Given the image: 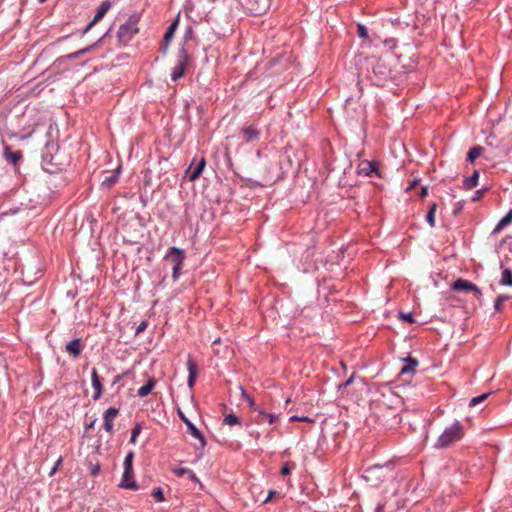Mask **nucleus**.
Masks as SVG:
<instances>
[{
	"mask_svg": "<svg viewBox=\"0 0 512 512\" xmlns=\"http://www.w3.org/2000/svg\"><path fill=\"white\" fill-rule=\"evenodd\" d=\"M371 69L368 75L371 82L377 86H382L391 78V69L385 59H372L369 61Z\"/></svg>",
	"mask_w": 512,
	"mask_h": 512,
	"instance_id": "nucleus-1",
	"label": "nucleus"
},
{
	"mask_svg": "<svg viewBox=\"0 0 512 512\" xmlns=\"http://www.w3.org/2000/svg\"><path fill=\"white\" fill-rule=\"evenodd\" d=\"M464 435L463 425L460 422L453 423L447 427L435 443L436 448H447Z\"/></svg>",
	"mask_w": 512,
	"mask_h": 512,
	"instance_id": "nucleus-2",
	"label": "nucleus"
},
{
	"mask_svg": "<svg viewBox=\"0 0 512 512\" xmlns=\"http://www.w3.org/2000/svg\"><path fill=\"white\" fill-rule=\"evenodd\" d=\"M137 19L130 17L124 24L119 27L117 32L118 40L125 45L132 37L138 33Z\"/></svg>",
	"mask_w": 512,
	"mask_h": 512,
	"instance_id": "nucleus-3",
	"label": "nucleus"
},
{
	"mask_svg": "<svg viewBox=\"0 0 512 512\" xmlns=\"http://www.w3.org/2000/svg\"><path fill=\"white\" fill-rule=\"evenodd\" d=\"M243 5L253 15L265 13L270 5L269 0H244Z\"/></svg>",
	"mask_w": 512,
	"mask_h": 512,
	"instance_id": "nucleus-4",
	"label": "nucleus"
},
{
	"mask_svg": "<svg viewBox=\"0 0 512 512\" xmlns=\"http://www.w3.org/2000/svg\"><path fill=\"white\" fill-rule=\"evenodd\" d=\"M452 289L454 291H458V292H462V291L474 292L476 297H478V298L482 295L481 290L475 284H473L472 282H470L468 280L462 279V278L457 279L453 283Z\"/></svg>",
	"mask_w": 512,
	"mask_h": 512,
	"instance_id": "nucleus-5",
	"label": "nucleus"
},
{
	"mask_svg": "<svg viewBox=\"0 0 512 512\" xmlns=\"http://www.w3.org/2000/svg\"><path fill=\"white\" fill-rule=\"evenodd\" d=\"M358 173L364 176L372 177L373 175H376L380 177V171L378 163L375 161H368L363 160L358 165Z\"/></svg>",
	"mask_w": 512,
	"mask_h": 512,
	"instance_id": "nucleus-6",
	"label": "nucleus"
},
{
	"mask_svg": "<svg viewBox=\"0 0 512 512\" xmlns=\"http://www.w3.org/2000/svg\"><path fill=\"white\" fill-rule=\"evenodd\" d=\"M178 416L185 423L188 428V432L195 438L199 439L201 446L205 445V439L200 430L185 416V414L178 409Z\"/></svg>",
	"mask_w": 512,
	"mask_h": 512,
	"instance_id": "nucleus-7",
	"label": "nucleus"
},
{
	"mask_svg": "<svg viewBox=\"0 0 512 512\" xmlns=\"http://www.w3.org/2000/svg\"><path fill=\"white\" fill-rule=\"evenodd\" d=\"M134 472L133 469L124 468L121 482L119 483L120 488L138 490V484L133 480Z\"/></svg>",
	"mask_w": 512,
	"mask_h": 512,
	"instance_id": "nucleus-8",
	"label": "nucleus"
},
{
	"mask_svg": "<svg viewBox=\"0 0 512 512\" xmlns=\"http://www.w3.org/2000/svg\"><path fill=\"white\" fill-rule=\"evenodd\" d=\"M110 7H111L110 1L102 2L101 5L98 7L93 20L85 28L84 33H87L96 23H98L105 16V14L109 11Z\"/></svg>",
	"mask_w": 512,
	"mask_h": 512,
	"instance_id": "nucleus-9",
	"label": "nucleus"
},
{
	"mask_svg": "<svg viewBox=\"0 0 512 512\" xmlns=\"http://www.w3.org/2000/svg\"><path fill=\"white\" fill-rule=\"evenodd\" d=\"M205 165H206L205 158L201 157V159L198 161V163L196 164L195 167H193V164H191L190 167L186 170V173H185L186 177L190 181H195L202 174V172L205 168Z\"/></svg>",
	"mask_w": 512,
	"mask_h": 512,
	"instance_id": "nucleus-10",
	"label": "nucleus"
},
{
	"mask_svg": "<svg viewBox=\"0 0 512 512\" xmlns=\"http://www.w3.org/2000/svg\"><path fill=\"white\" fill-rule=\"evenodd\" d=\"M165 259L170 261L173 265H183L185 253L179 248L170 247L167 254L165 255Z\"/></svg>",
	"mask_w": 512,
	"mask_h": 512,
	"instance_id": "nucleus-11",
	"label": "nucleus"
},
{
	"mask_svg": "<svg viewBox=\"0 0 512 512\" xmlns=\"http://www.w3.org/2000/svg\"><path fill=\"white\" fill-rule=\"evenodd\" d=\"M187 61H188V55L185 52H182L179 62L176 65V67L173 69V72L171 74V79L173 81H177L185 74Z\"/></svg>",
	"mask_w": 512,
	"mask_h": 512,
	"instance_id": "nucleus-12",
	"label": "nucleus"
},
{
	"mask_svg": "<svg viewBox=\"0 0 512 512\" xmlns=\"http://www.w3.org/2000/svg\"><path fill=\"white\" fill-rule=\"evenodd\" d=\"M118 414H119V410L117 408H114V407L108 408L104 412V414H103L104 429L107 432L113 433V422H114V419L118 416Z\"/></svg>",
	"mask_w": 512,
	"mask_h": 512,
	"instance_id": "nucleus-13",
	"label": "nucleus"
},
{
	"mask_svg": "<svg viewBox=\"0 0 512 512\" xmlns=\"http://www.w3.org/2000/svg\"><path fill=\"white\" fill-rule=\"evenodd\" d=\"M240 134H241L243 140L245 142L249 143V142L257 140L260 132L255 125H248V126H244L241 129Z\"/></svg>",
	"mask_w": 512,
	"mask_h": 512,
	"instance_id": "nucleus-14",
	"label": "nucleus"
},
{
	"mask_svg": "<svg viewBox=\"0 0 512 512\" xmlns=\"http://www.w3.org/2000/svg\"><path fill=\"white\" fill-rule=\"evenodd\" d=\"M91 380H92V386L95 389V394L93 395V399L98 400V399H100V397L102 395L103 385L100 381L98 372L95 368L92 369Z\"/></svg>",
	"mask_w": 512,
	"mask_h": 512,
	"instance_id": "nucleus-15",
	"label": "nucleus"
},
{
	"mask_svg": "<svg viewBox=\"0 0 512 512\" xmlns=\"http://www.w3.org/2000/svg\"><path fill=\"white\" fill-rule=\"evenodd\" d=\"M255 411L258 412V415L255 417V421L258 424H261L264 421H267L269 424H273L279 418L278 414L266 413L259 408H255Z\"/></svg>",
	"mask_w": 512,
	"mask_h": 512,
	"instance_id": "nucleus-16",
	"label": "nucleus"
},
{
	"mask_svg": "<svg viewBox=\"0 0 512 512\" xmlns=\"http://www.w3.org/2000/svg\"><path fill=\"white\" fill-rule=\"evenodd\" d=\"M187 368L189 371L187 384L190 388H192L195 384V380H196V376H197V365L192 358H188Z\"/></svg>",
	"mask_w": 512,
	"mask_h": 512,
	"instance_id": "nucleus-17",
	"label": "nucleus"
},
{
	"mask_svg": "<svg viewBox=\"0 0 512 512\" xmlns=\"http://www.w3.org/2000/svg\"><path fill=\"white\" fill-rule=\"evenodd\" d=\"M66 351L72 355L74 358H77L82 351V347L79 339H74L66 344Z\"/></svg>",
	"mask_w": 512,
	"mask_h": 512,
	"instance_id": "nucleus-18",
	"label": "nucleus"
},
{
	"mask_svg": "<svg viewBox=\"0 0 512 512\" xmlns=\"http://www.w3.org/2000/svg\"><path fill=\"white\" fill-rule=\"evenodd\" d=\"M172 472L177 475L178 477H182L184 475H188V477L194 481V482H198L199 479L197 478V476L195 475V473L189 469V468H186V467H179V468H172L171 469Z\"/></svg>",
	"mask_w": 512,
	"mask_h": 512,
	"instance_id": "nucleus-19",
	"label": "nucleus"
},
{
	"mask_svg": "<svg viewBox=\"0 0 512 512\" xmlns=\"http://www.w3.org/2000/svg\"><path fill=\"white\" fill-rule=\"evenodd\" d=\"M155 385H156V380L154 378H150L144 386H142L138 389V396L146 397L147 395H149L151 393V391L154 389Z\"/></svg>",
	"mask_w": 512,
	"mask_h": 512,
	"instance_id": "nucleus-20",
	"label": "nucleus"
},
{
	"mask_svg": "<svg viewBox=\"0 0 512 512\" xmlns=\"http://www.w3.org/2000/svg\"><path fill=\"white\" fill-rule=\"evenodd\" d=\"M178 24H179V20L178 18L173 21L170 26L168 27L165 35H164V43H165V48L167 47V45L170 43V41L172 40L173 36H174V33L178 27Z\"/></svg>",
	"mask_w": 512,
	"mask_h": 512,
	"instance_id": "nucleus-21",
	"label": "nucleus"
},
{
	"mask_svg": "<svg viewBox=\"0 0 512 512\" xmlns=\"http://www.w3.org/2000/svg\"><path fill=\"white\" fill-rule=\"evenodd\" d=\"M512 223V210H510L496 225L493 233H499L504 227Z\"/></svg>",
	"mask_w": 512,
	"mask_h": 512,
	"instance_id": "nucleus-22",
	"label": "nucleus"
},
{
	"mask_svg": "<svg viewBox=\"0 0 512 512\" xmlns=\"http://www.w3.org/2000/svg\"><path fill=\"white\" fill-rule=\"evenodd\" d=\"M5 156L12 164H16L22 157L21 151L11 152L9 146L5 147Z\"/></svg>",
	"mask_w": 512,
	"mask_h": 512,
	"instance_id": "nucleus-23",
	"label": "nucleus"
},
{
	"mask_svg": "<svg viewBox=\"0 0 512 512\" xmlns=\"http://www.w3.org/2000/svg\"><path fill=\"white\" fill-rule=\"evenodd\" d=\"M417 365H418V361L416 359L408 358V363L401 368L400 374L405 375V374L413 373L415 371V368L417 367Z\"/></svg>",
	"mask_w": 512,
	"mask_h": 512,
	"instance_id": "nucleus-24",
	"label": "nucleus"
},
{
	"mask_svg": "<svg viewBox=\"0 0 512 512\" xmlns=\"http://www.w3.org/2000/svg\"><path fill=\"white\" fill-rule=\"evenodd\" d=\"M483 150L481 146L472 147L467 153V160L471 163L474 162L482 154Z\"/></svg>",
	"mask_w": 512,
	"mask_h": 512,
	"instance_id": "nucleus-25",
	"label": "nucleus"
},
{
	"mask_svg": "<svg viewBox=\"0 0 512 512\" xmlns=\"http://www.w3.org/2000/svg\"><path fill=\"white\" fill-rule=\"evenodd\" d=\"M478 179H479V172L474 171V173L471 177L465 179V181H464L465 188L470 190V189L474 188L475 186H477Z\"/></svg>",
	"mask_w": 512,
	"mask_h": 512,
	"instance_id": "nucleus-26",
	"label": "nucleus"
},
{
	"mask_svg": "<svg viewBox=\"0 0 512 512\" xmlns=\"http://www.w3.org/2000/svg\"><path fill=\"white\" fill-rule=\"evenodd\" d=\"M500 284L503 286H512V271L510 269H504L502 271Z\"/></svg>",
	"mask_w": 512,
	"mask_h": 512,
	"instance_id": "nucleus-27",
	"label": "nucleus"
},
{
	"mask_svg": "<svg viewBox=\"0 0 512 512\" xmlns=\"http://www.w3.org/2000/svg\"><path fill=\"white\" fill-rule=\"evenodd\" d=\"M436 210H437V204L433 203L430 206L429 211H428V213L426 215V221L428 222L430 227H434L435 226V213H436Z\"/></svg>",
	"mask_w": 512,
	"mask_h": 512,
	"instance_id": "nucleus-28",
	"label": "nucleus"
},
{
	"mask_svg": "<svg viewBox=\"0 0 512 512\" xmlns=\"http://www.w3.org/2000/svg\"><path fill=\"white\" fill-rule=\"evenodd\" d=\"M508 300V296L507 295H499L496 300H495V303H494V308L496 311H501L502 310V307H503V303L505 301Z\"/></svg>",
	"mask_w": 512,
	"mask_h": 512,
	"instance_id": "nucleus-29",
	"label": "nucleus"
},
{
	"mask_svg": "<svg viewBox=\"0 0 512 512\" xmlns=\"http://www.w3.org/2000/svg\"><path fill=\"white\" fill-rule=\"evenodd\" d=\"M134 452L130 451L124 459L123 466L127 469H133Z\"/></svg>",
	"mask_w": 512,
	"mask_h": 512,
	"instance_id": "nucleus-30",
	"label": "nucleus"
},
{
	"mask_svg": "<svg viewBox=\"0 0 512 512\" xmlns=\"http://www.w3.org/2000/svg\"><path fill=\"white\" fill-rule=\"evenodd\" d=\"M239 419L236 415L234 414H228L225 418H224V424L226 425H229V426H232V425H236V424H239Z\"/></svg>",
	"mask_w": 512,
	"mask_h": 512,
	"instance_id": "nucleus-31",
	"label": "nucleus"
},
{
	"mask_svg": "<svg viewBox=\"0 0 512 512\" xmlns=\"http://www.w3.org/2000/svg\"><path fill=\"white\" fill-rule=\"evenodd\" d=\"M489 395H490L489 393H485L480 396L472 398L469 403V406H471V407L476 406L477 404H479V403L483 402L485 399H487Z\"/></svg>",
	"mask_w": 512,
	"mask_h": 512,
	"instance_id": "nucleus-32",
	"label": "nucleus"
},
{
	"mask_svg": "<svg viewBox=\"0 0 512 512\" xmlns=\"http://www.w3.org/2000/svg\"><path fill=\"white\" fill-rule=\"evenodd\" d=\"M378 470H381V467L380 466H374V467H369L367 468L365 471H364V478L366 480H371V477L372 475L374 474V472L378 471Z\"/></svg>",
	"mask_w": 512,
	"mask_h": 512,
	"instance_id": "nucleus-33",
	"label": "nucleus"
},
{
	"mask_svg": "<svg viewBox=\"0 0 512 512\" xmlns=\"http://www.w3.org/2000/svg\"><path fill=\"white\" fill-rule=\"evenodd\" d=\"M152 496L158 502L164 501V494H163V491H162V489L160 487H158V488L153 490Z\"/></svg>",
	"mask_w": 512,
	"mask_h": 512,
	"instance_id": "nucleus-34",
	"label": "nucleus"
},
{
	"mask_svg": "<svg viewBox=\"0 0 512 512\" xmlns=\"http://www.w3.org/2000/svg\"><path fill=\"white\" fill-rule=\"evenodd\" d=\"M399 317L401 320H403L407 323H414V321H415L413 318V315L411 313L400 312Z\"/></svg>",
	"mask_w": 512,
	"mask_h": 512,
	"instance_id": "nucleus-35",
	"label": "nucleus"
},
{
	"mask_svg": "<svg viewBox=\"0 0 512 512\" xmlns=\"http://www.w3.org/2000/svg\"><path fill=\"white\" fill-rule=\"evenodd\" d=\"M141 432V426L140 425H136L133 429H132V432H131V439L130 441L132 443H135L136 442V438L137 436L140 434Z\"/></svg>",
	"mask_w": 512,
	"mask_h": 512,
	"instance_id": "nucleus-36",
	"label": "nucleus"
},
{
	"mask_svg": "<svg viewBox=\"0 0 512 512\" xmlns=\"http://www.w3.org/2000/svg\"><path fill=\"white\" fill-rule=\"evenodd\" d=\"M90 49H91V46L87 47V48H84V49H81L79 51H76L74 53H71L67 57L70 58V59H76L79 56H81L82 54H84L85 52L89 51Z\"/></svg>",
	"mask_w": 512,
	"mask_h": 512,
	"instance_id": "nucleus-37",
	"label": "nucleus"
},
{
	"mask_svg": "<svg viewBox=\"0 0 512 512\" xmlns=\"http://www.w3.org/2000/svg\"><path fill=\"white\" fill-rule=\"evenodd\" d=\"M182 268V265H173V272H172V277L174 280H177L179 275H180V270Z\"/></svg>",
	"mask_w": 512,
	"mask_h": 512,
	"instance_id": "nucleus-38",
	"label": "nucleus"
},
{
	"mask_svg": "<svg viewBox=\"0 0 512 512\" xmlns=\"http://www.w3.org/2000/svg\"><path fill=\"white\" fill-rule=\"evenodd\" d=\"M290 421H304V422H313V419L309 418V417H306V416H302V417H299V416H291Z\"/></svg>",
	"mask_w": 512,
	"mask_h": 512,
	"instance_id": "nucleus-39",
	"label": "nucleus"
},
{
	"mask_svg": "<svg viewBox=\"0 0 512 512\" xmlns=\"http://www.w3.org/2000/svg\"><path fill=\"white\" fill-rule=\"evenodd\" d=\"M242 394H243L244 398L246 399V401L248 402V404H249V406H250L251 408H253L254 410H255V408H258V407L255 405L254 400H253L251 397H249L243 389H242Z\"/></svg>",
	"mask_w": 512,
	"mask_h": 512,
	"instance_id": "nucleus-40",
	"label": "nucleus"
},
{
	"mask_svg": "<svg viewBox=\"0 0 512 512\" xmlns=\"http://www.w3.org/2000/svg\"><path fill=\"white\" fill-rule=\"evenodd\" d=\"M148 324L146 321H142L136 328V331H135V334L136 335H139L140 333H142L146 328H147Z\"/></svg>",
	"mask_w": 512,
	"mask_h": 512,
	"instance_id": "nucleus-41",
	"label": "nucleus"
},
{
	"mask_svg": "<svg viewBox=\"0 0 512 512\" xmlns=\"http://www.w3.org/2000/svg\"><path fill=\"white\" fill-rule=\"evenodd\" d=\"M358 33L360 37H366L367 36V29L363 25H358Z\"/></svg>",
	"mask_w": 512,
	"mask_h": 512,
	"instance_id": "nucleus-42",
	"label": "nucleus"
},
{
	"mask_svg": "<svg viewBox=\"0 0 512 512\" xmlns=\"http://www.w3.org/2000/svg\"><path fill=\"white\" fill-rule=\"evenodd\" d=\"M290 471H291V468H290L289 464L287 463L281 469V474L282 475H288V474H290Z\"/></svg>",
	"mask_w": 512,
	"mask_h": 512,
	"instance_id": "nucleus-43",
	"label": "nucleus"
},
{
	"mask_svg": "<svg viewBox=\"0 0 512 512\" xmlns=\"http://www.w3.org/2000/svg\"><path fill=\"white\" fill-rule=\"evenodd\" d=\"M427 194H428V188L427 187H422L420 196L421 197H425Z\"/></svg>",
	"mask_w": 512,
	"mask_h": 512,
	"instance_id": "nucleus-44",
	"label": "nucleus"
},
{
	"mask_svg": "<svg viewBox=\"0 0 512 512\" xmlns=\"http://www.w3.org/2000/svg\"><path fill=\"white\" fill-rule=\"evenodd\" d=\"M62 462H63V458H62V457H59V458H58V460L56 461V463H55L54 467H55L56 469H58V468L60 467V465L62 464Z\"/></svg>",
	"mask_w": 512,
	"mask_h": 512,
	"instance_id": "nucleus-45",
	"label": "nucleus"
},
{
	"mask_svg": "<svg viewBox=\"0 0 512 512\" xmlns=\"http://www.w3.org/2000/svg\"><path fill=\"white\" fill-rule=\"evenodd\" d=\"M353 381V377H350L349 379H347L344 383H343V386L344 387H347L349 386Z\"/></svg>",
	"mask_w": 512,
	"mask_h": 512,
	"instance_id": "nucleus-46",
	"label": "nucleus"
},
{
	"mask_svg": "<svg viewBox=\"0 0 512 512\" xmlns=\"http://www.w3.org/2000/svg\"><path fill=\"white\" fill-rule=\"evenodd\" d=\"M481 196H482V191L481 190L476 191L474 200L480 199Z\"/></svg>",
	"mask_w": 512,
	"mask_h": 512,
	"instance_id": "nucleus-47",
	"label": "nucleus"
},
{
	"mask_svg": "<svg viewBox=\"0 0 512 512\" xmlns=\"http://www.w3.org/2000/svg\"><path fill=\"white\" fill-rule=\"evenodd\" d=\"M275 494V491H270L269 492V495L267 497V499L264 501L265 503L268 502L269 500H271V498L273 497V495Z\"/></svg>",
	"mask_w": 512,
	"mask_h": 512,
	"instance_id": "nucleus-48",
	"label": "nucleus"
},
{
	"mask_svg": "<svg viewBox=\"0 0 512 512\" xmlns=\"http://www.w3.org/2000/svg\"><path fill=\"white\" fill-rule=\"evenodd\" d=\"M384 511V506L383 505H378L375 509V512H383Z\"/></svg>",
	"mask_w": 512,
	"mask_h": 512,
	"instance_id": "nucleus-49",
	"label": "nucleus"
},
{
	"mask_svg": "<svg viewBox=\"0 0 512 512\" xmlns=\"http://www.w3.org/2000/svg\"><path fill=\"white\" fill-rule=\"evenodd\" d=\"M57 470H58V469H56L55 467H53V468H52V470L50 471L49 475H50V476H53V475L56 473V471H57Z\"/></svg>",
	"mask_w": 512,
	"mask_h": 512,
	"instance_id": "nucleus-50",
	"label": "nucleus"
},
{
	"mask_svg": "<svg viewBox=\"0 0 512 512\" xmlns=\"http://www.w3.org/2000/svg\"><path fill=\"white\" fill-rule=\"evenodd\" d=\"M416 184H417V182H416V181H414L408 189L413 188Z\"/></svg>",
	"mask_w": 512,
	"mask_h": 512,
	"instance_id": "nucleus-51",
	"label": "nucleus"
},
{
	"mask_svg": "<svg viewBox=\"0 0 512 512\" xmlns=\"http://www.w3.org/2000/svg\"><path fill=\"white\" fill-rule=\"evenodd\" d=\"M40 3H44L46 0H38Z\"/></svg>",
	"mask_w": 512,
	"mask_h": 512,
	"instance_id": "nucleus-52",
	"label": "nucleus"
}]
</instances>
